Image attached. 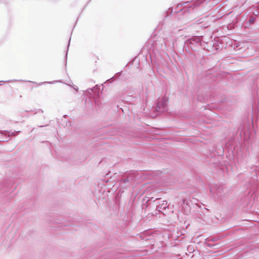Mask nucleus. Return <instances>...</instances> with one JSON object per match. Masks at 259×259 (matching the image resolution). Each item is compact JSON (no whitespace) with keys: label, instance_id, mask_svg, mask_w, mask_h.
I'll use <instances>...</instances> for the list:
<instances>
[{"label":"nucleus","instance_id":"f257e3e1","mask_svg":"<svg viewBox=\"0 0 259 259\" xmlns=\"http://www.w3.org/2000/svg\"><path fill=\"white\" fill-rule=\"evenodd\" d=\"M209 0H195L193 2H186L182 5H185V8H188L189 11L190 9H195L198 8H204L208 4Z\"/></svg>","mask_w":259,"mask_h":259},{"label":"nucleus","instance_id":"f03ea898","mask_svg":"<svg viewBox=\"0 0 259 259\" xmlns=\"http://www.w3.org/2000/svg\"><path fill=\"white\" fill-rule=\"evenodd\" d=\"M20 131L9 132L7 131H0V142H5L10 140V137L15 136V133H19Z\"/></svg>","mask_w":259,"mask_h":259},{"label":"nucleus","instance_id":"7ed1b4c3","mask_svg":"<svg viewBox=\"0 0 259 259\" xmlns=\"http://www.w3.org/2000/svg\"><path fill=\"white\" fill-rule=\"evenodd\" d=\"M167 99L166 97H163L160 99L157 104L155 109L158 112H164L167 108Z\"/></svg>","mask_w":259,"mask_h":259},{"label":"nucleus","instance_id":"20e7f679","mask_svg":"<svg viewBox=\"0 0 259 259\" xmlns=\"http://www.w3.org/2000/svg\"><path fill=\"white\" fill-rule=\"evenodd\" d=\"M223 189L222 187L217 185L210 187V192L213 197H220L222 195Z\"/></svg>","mask_w":259,"mask_h":259},{"label":"nucleus","instance_id":"39448f33","mask_svg":"<svg viewBox=\"0 0 259 259\" xmlns=\"http://www.w3.org/2000/svg\"><path fill=\"white\" fill-rule=\"evenodd\" d=\"M164 45H161L162 50H166L168 47H171L174 45V37L172 36L166 37L163 39Z\"/></svg>","mask_w":259,"mask_h":259},{"label":"nucleus","instance_id":"423d86ee","mask_svg":"<svg viewBox=\"0 0 259 259\" xmlns=\"http://www.w3.org/2000/svg\"><path fill=\"white\" fill-rule=\"evenodd\" d=\"M207 17L202 18L197 20L196 23L198 25H200V27L202 28H205L207 27L209 24L207 22Z\"/></svg>","mask_w":259,"mask_h":259},{"label":"nucleus","instance_id":"0eeeda50","mask_svg":"<svg viewBox=\"0 0 259 259\" xmlns=\"http://www.w3.org/2000/svg\"><path fill=\"white\" fill-rule=\"evenodd\" d=\"M168 207L167 202L166 201H162L158 204L157 206V209L159 211L165 209Z\"/></svg>","mask_w":259,"mask_h":259},{"label":"nucleus","instance_id":"6e6552de","mask_svg":"<svg viewBox=\"0 0 259 259\" xmlns=\"http://www.w3.org/2000/svg\"><path fill=\"white\" fill-rule=\"evenodd\" d=\"M199 38L197 36H194L191 38H189L187 39L186 43L187 44H192L193 45L195 43L199 42Z\"/></svg>","mask_w":259,"mask_h":259},{"label":"nucleus","instance_id":"1a4fd4ad","mask_svg":"<svg viewBox=\"0 0 259 259\" xmlns=\"http://www.w3.org/2000/svg\"><path fill=\"white\" fill-rule=\"evenodd\" d=\"M134 180V175H130L127 178L123 179V182L124 183H127V182H132Z\"/></svg>","mask_w":259,"mask_h":259},{"label":"nucleus","instance_id":"9d476101","mask_svg":"<svg viewBox=\"0 0 259 259\" xmlns=\"http://www.w3.org/2000/svg\"><path fill=\"white\" fill-rule=\"evenodd\" d=\"M33 83H35L36 84H37L38 85H40L44 83H52L53 82H47V81H45V82H40V83H38L37 82H32Z\"/></svg>","mask_w":259,"mask_h":259},{"label":"nucleus","instance_id":"9b49d317","mask_svg":"<svg viewBox=\"0 0 259 259\" xmlns=\"http://www.w3.org/2000/svg\"><path fill=\"white\" fill-rule=\"evenodd\" d=\"M71 87H72V85H70ZM72 88H73V89L76 91V92H77L78 91V88L77 86L76 85H73L72 86Z\"/></svg>","mask_w":259,"mask_h":259},{"label":"nucleus","instance_id":"f8f14e48","mask_svg":"<svg viewBox=\"0 0 259 259\" xmlns=\"http://www.w3.org/2000/svg\"><path fill=\"white\" fill-rule=\"evenodd\" d=\"M88 91L89 92V93L90 94H91V92L93 91V89H88Z\"/></svg>","mask_w":259,"mask_h":259},{"label":"nucleus","instance_id":"ddd939ff","mask_svg":"<svg viewBox=\"0 0 259 259\" xmlns=\"http://www.w3.org/2000/svg\"><path fill=\"white\" fill-rule=\"evenodd\" d=\"M95 103L96 105H97L99 107V104L98 103V101L97 100L95 101Z\"/></svg>","mask_w":259,"mask_h":259},{"label":"nucleus","instance_id":"4468645a","mask_svg":"<svg viewBox=\"0 0 259 259\" xmlns=\"http://www.w3.org/2000/svg\"><path fill=\"white\" fill-rule=\"evenodd\" d=\"M210 9V7L205 9V11H208Z\"/></svg>","mask_w":259,"mask_h":259},{"label":"nucleus","instance_id":"2eb2a0df","mask_svg":"<svg viewBox=\"0 0 259 259\" xmlns=\"http://www.w3.org/2000/svg\"><path fill=\"white\" fill-rule=\"evenodd\" d=\"M67 51L66 52V55H65V59H67Z\"/></svg>","mask_w":259,"mask_h":259},{"label":"nucleus","instance_id":"dca6fc26","mask_svg":"<svg viewBox=\"0 0 259 259\" xmlns=\"http://www.w3.org/2000/svg\"><path fill=\"white\" fill-rule=\"evenodd\" d=\"M70 41V39H69V43H68V48H69V46ZM68 50V49H67V50Z\"/></svg>","mask_w":259,"mask_h":259},{"label":"nucleus","instance_id":"f3484780","mask_svg":"<svg viewBox=\"0 0 259 259\" xmlns=\"http://www.w3.org/2000/svg\"><path fill=\"white\" fill-rule=\"evenodd\" d=\"M38 111H40L41 113H42V112H43V111H42V110H41V109H39V110H38Z\"/></svg>","mask_w":259,"mask_h":259},{"label":"nucleus","instance_id":"a211bd4d","mask_svg":"<svg viewBox=\"0 0 259 259\" xmlns=\"http://www.w3.org/2000/svg\"><path fill=\"white\" fill-rule=\"evenodd\" d=\"M55 82H60V81H55ZM53 82H54V81Z\"/></svg>","mask_w":259,"mask_h":259},{"label":"nucleus","instance_id":"6ab92c4d","mask_svg":"<svg viewBox=\"0 0 259 259\" xmlns=\"http://www.w3.org/2000/svg\"><path fill=\"white\" fill-rule=\"evenodd\" d=\"M250 21L253 22L254 21V19H252V20L251 19Z\"/></svg>","mask_w":259,"mask_h":259}]
</instances>
